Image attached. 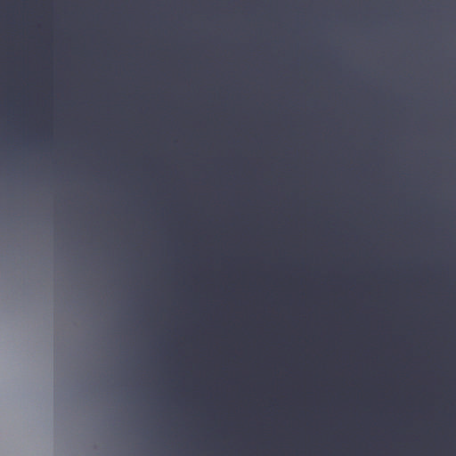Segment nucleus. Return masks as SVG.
<instances>
[{
  "label": "nucleus",
  "mask_w": 456,
  "mask_h": 456,
  "mask_svg": "<svg viewBox=\"0 0 456 456\" xmlns=\"http://www.w3.org/2000/svg\"><path fill=\"white\" fill-rule=\"evenodd\" d=\"M287 29H289V28H292L289 25V21L287 20Z\"/></svg>",
  "instance_id": "1"
},
{
  "label": "nucleus",
  "mask_w": 456,
  "mask_h": 456,
  "mask_svg": "<svg viewBox=\"0 0 456 456\" xmlns=\"http://www.w3.org/2000/svg\"><path fill=\"white\" fill-rule=\"evenodd\" d=\"M286 31H287V37H288L289 36V32H290L291 30L287 29Z\"/></svg>",
  "instance_id": "2"
},
{
  "label": "nucleus",
  "mask_w": 456,
  "mask_h": 456,
  "mask_svg": "<svg viewBox=\"0 0 456 456\" xmlns=\"http://www.w3.org/2000/svg\"><path fill=\"white\" fill-rule=\"evenodd\" d=\"M420 32H428V30H426V29H423V30H419Z\"/></svg>",
  "instance_id": "3"
},
{
  "label": "nucleus",
  "mask_w": 456,
  "mask_h": 456,
  "mask_svg": "<svg viewBox=\"0 0 456 456\" xmlns=\"http://www.w3.org/2000/svg\"><path fill=\"white\" fill-rule=\"evenodd\" d=\"M36 28H37V29H39L40 28H39V27H37Z\"/></svg>",
  "instance_id": "4"
},
{
  "label": "nucleus",
  "mask_w": 456,
  "mask_h": 456,
  "mask_svg": "<svg viewBox=\"0 0 456 456\" xmlns=\"http://www.w3.org/2000/svg\"><path fill=\"white\" fill-rule=\"evenodd\" d=\"M64 28H65V29H68L69 28H68V27H65Z\"/></svg>",
  "instance_id": "5"
},
{
  "label": "nucleus",
  "mask_w": 456,
  "mask_h": 456,
  "mask_svg": "<svg viewBox=\"0 0 456 456\" xmlns=\"http://www.w3.org/2000/svg\"><path fill=\"white\" fill-rule=\"evenodd\" d=\"M87 28L86 27H84V29H86Z\"/></svg>",
  "instance_id": "6"
}]
</instances>
